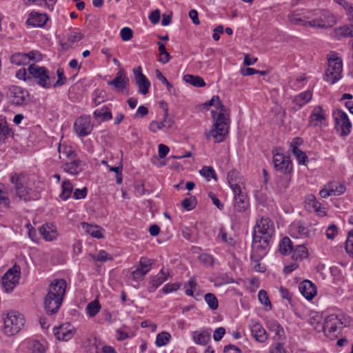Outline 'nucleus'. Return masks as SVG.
<instances>
[{"instance_id": "27", "label": "nucleus", "mask_w": 353, "mask_h": 353, "mask_svg": "<svg viewBox=\"0 0 353 353\" xmlns=\"http://www.w3.org/2000/svg\"><path fill=\"white\" fill-rule=\"evenodd\" d=\"M64 172L72 174L77 175L80 173L82 170V162L77 157L66 161L62 165Z\"/></svg>"}, {"instance_id": "45", "label": "nucleus", "mask_w": 353, "mask_h": 353, "mask_svg": "<svg viewBox=\"0 0 353 353\" xmlns=\"http://www.w3.org/2000/svg\"><path fill=\"white\" fill-rule=\"evenodd\" d=\"M83 38L81 32H72L67 35V41L63 43V48H69L73 43L80 41Z\"/></svg>"}, {"instance_id": "11", "label": "nucleus", "mask_w": 353, "mask_h": 353, "mask_svg": "<svg viewBox=\"0 0 353 353\" xmlns=\"http://www.w3.org/2000/svg\"><path fill=\"white\" fill-rule=\"evenodd\" d=\"M341 315L335 314H330L326 317L323 324V332L327 337L336 336V332H339L343 322Z\"/></svg>"}, {"instance_id": "6", "label": "nucleus", "mask_w": 353, "mask_h": 353, "mask_svg": "<svg viewBox=\"0 0 353 353\" xmlns=\"http://www.w3.org/2000/svg\"><path fill=\"white\" fill-rule=\"evenodd\" d=\"M6 96L8 101L16 106H23L30 101L29 92L19 86L11 85L8 88Z\"/></svg>"}, {"instance_id": "41", "label": "nucleus", "mask_w": 353, "mask_h": 353, "mask_svg": "<svg viewBox=\"0 0 353 353\" xmlns=\"http://www.w3.org/2000/svg\"><path fill=\"white\" fill-rule=\"evenodd\" d=\"M267 327L271 332H274L279 339L285 336L283 327L274 320H270L267 322Z\"/></svg>"}, {"instance_id": "13", "label": "nucleus", "mask_w": 353, "mask_h": 353, "mask_svg": "<svg viewBox=\"0 0 353 353\" xmlns=\"http://www.w3.org/2000/svg\"><path fill=\"white\" fill-rule=\"evenodd\" d=\"M274 231L273 222L269 218L262 217L256 222L254 228L253 234H256V236H259L265 239H272Z\"/></svg>"}, {"instance_id": "48", "label": "nucleus", "mask_w": 353, "mask_h": 353, "mask_svg": "<svg viewBox=\"0 0 353 353\" xmlns=\"http://www.w3.org/2000/svg\"><path fill=\"white\" fill-rule=\"evenodd\" d=\"M171 339V335L167 332H161L157 335L156 345L157 347H162L165 345Z\"/></svg>"}, {"instance_id": "55", "label": "nucleus", "mask_w": 353, "mask_h": 353, "mask_svg": "<svg viewBox=\"0 0 353 353\" xmlns=\"http://www.w3.org/2000/svg\"><path fill=\"white\" fill-rule=\"evenodd\" d=\"M101 306L97 301L90 302L87 305V312L90 316H94L100 310Z\"/></svg>"}, {"instance_id": "3", "label": "nucleus", "mask_w": 353, "mask_h": 353, "mask_svg": "<svg viewBox=\"0 0 353 353\" xmlns=\"http://www.w3.org/2000/svg\"><path fill=\"white\" fill-rule=\"evenodd\" d=\"M316 14V10L303 12L294 11L289 14L288 19L292 24L296 26L327 28L329 25L326 24L321 18L310 20Z\"/></svg>"}, {"instance_id": "64", "label": "nucleus", "mask_w": 353, "mask_h": 353, "mask_svg": "<svg viewBox=\"0 0 353 353\" xmlns=\"http://www.w3.org/2000/svg\"><path fill=\"white\" fill-rule=\"evenodd\" d=\"M120 36L123 41H128L133 37V31L128 27H124L121 30Z\"/></svg>"}, {"instance_id": "57", "label": "nucleus", "mask_w": 353, "mask_h": 353, "mask_svg": "<svg viewBox=\"0 0 353 353\" xmlns=\"http://www.w3.org/2000/svg\"><path fill=\"white\" fill-rule=\"evenodd\" d=\"M93 102L95 105H98L105 100V92L103 90H96L92 94Z\"/></svg>"}, {"instance_id": "26", "label": "nucleus", "mask_w": 353, "mask_h": 353, "mask_svg": "<svg viewBox=\"0 0 353 353\" xmlns=\"http://www.w3.org/2000/svg\"><path fill=\"white\" fill-rule=\"evenodd\" d=\"M160 104L162 107L165 106V119L161 122L152 121L150 123L149 129L152 132H157V131L162 130L164 128H170L172 125V121L170 120H166V117L168 116V108L167 103L164 101H161L160 102Z\"/></svg>"}, {"instance_id": "9", "label": "nucleus", "mask_w": 353, "mask_h": 353, "mask_svg": "<svg viewBox=\"0 0 353 353\" xmlns=\"http://www.w3.org/2000/svg\"><path fill=\"white\" fill-rule=\"evenodd\" d=\"M28 70L31 75V79H34L40 86L49 88L52 85L55 77L50 76L45 68H28Z\"/></svg>"}, {"instance_id": "10", "label": "nucleus", "mask_w": 353, "mask_h": 353, "mask_svg": "<svg viewBox=\"0 0 353 353\" xmlns=\"http://www.w3.org/2000/svg\"><path fill=\"white\" fill-rule=\"evenodd\" d=\"M21 276V268L15 264L10 268L2 277V285L6 292H12L19 283Z\"/></svg>"}, {"instance_id": "14", "label": "nucleus", "mask_w": 353, "mask_h": 353, "mask_svg": "<svg viewBox=\"0 0 353 353\" xmlns=\"http://www.w3.org/2000/svg\"><path fill=\"white\" fill-rule=\"evenodd\" d=\"M273 163L276 170L283 174H290L293 165L290 157L281 153H274L273 155Z\"/></svg>"}, {"instance_id": "18", "label": "nucleus", "mask_w": 353, "mask_h": 353, "mask_svg": "<svg viewBox=\"0 0 353 353\" xmlns=\"http://www.w3.org/2000/svg\"><path fill=\"white\" fill-rule=\"evenodd\" d=\"M66 287L67 283L64 279H54L49 285L47 294L56 296L63 301Z\"/></svg>"}, {"instance_id": "42", "label": "nucleus", "mask_w": 353, "mask_h": 353, "mask_svg": "<svg viewBox=\"0 0 353 353\" xmlns=\"http://www.w3.org/2000/svg\"><path fill=\"white\" fill-rule=\"evenodd\" d=\"M279 248L282 254L288 255L293 250L292 242L288 237L285 236L279 242Z\"/></svg>"}, {"instance_id": "38", "label": "nucleus", "mask_w": 353, "mask_h": 353, "mask_svg": "<svg viewBox=\"0 0 353 353\" xmlns=\"http://www.w3.org/2000/svg\"><path fill=\"white\" fill-rule=\"evenodd\" d=\"M323 316L317 312H312L310 314V324L314 327L315 330L320 332L323 330Z\"/></svg>"}, {"instance_id": "36", "label": "nucleus", "mask_w": 353, "mask_h": 353, "mask_svg": "<svg viewBox=\"0 0 353 353\" xmlns=\"http://www.w3.org/2000/svg\"><path fill=\"white\" fill-rule=\"evenodd\" d=\"M291 181L290 174H283L282 176H279L276 178V191L279 193L284 192L289 187Z\"/></svg>"}, {"instance_id": "5", "label": "nucleus", "mask_w": 353, "mask_h": 353, "mask_svg": "<svg viewBox=\"0 0 353 353\" xmlns=\"http://www.w3.org/2000/svg\"><path fill=\"white\" fill-rule=\"evenodd\" d=\"M41 60L42 55L37 50L28 53H15L10 57L11 63L18 66H35V64Z\"/></svg>"}, {"instance_id": "61", "label": "nucleus", "mask_w": 353, "mask_h": 353, "mask_svg": "<svg viewBox=\"0 0 353 353\" xmlns=\"http://www.w3.org/2000/svg\"><path fill=\"white\" fill-rule=\"evenodd\" d=\"M258 298L261 304L270 306L272 307L271 302L269 299L267 292L264 290H259L258 293Z\"/></svg>"}, {"instance_id": "52", "label": "nucleus", "mask_w": 353, "mask_h": 353, "mask_svg": "<svg viewBox=\"0 0 353 353\" xmlns=\"http://www.w3.org/2000/svg\"><path fill=\"white\" fill-rule=\"evenodd\" d=\"M204 299L209 307L212 310H216L219 307V301L216 296L212 293H207Z\"/></svg>"}, {"instance_id": "16", "label": "nucleus", "mask_w": 353, "mask_h": 353, "mask_svg": "<svg viewBox=\"0 0 353 353\" xmlns=\"http://www.w3.org/2000/svg\"><path fill=\"white\" fill-rule=\"evenodd\" d=\"M135 83L138 87V92L143 95L149 92L150 82L146 77L142 73L141 68H134Z\"/></svg>"}, {"instance_id": "60", "label": "nucleus", "mask_w": 353, "mask_h": 353, "mask_svg": "<svg viewBox=\"0 0 353 353\" xmlns=\"http://www.w3.org/2000/svg\"><path fill=\"white\" fill-rule=\"evenodd\" d=\"M63 68H58L57 74L58 79L52 83L54 87H61L66 82V78L64 77Z\"/></svg>"}, {"instance_id": "22", "label": "nucleus", "mask_w": 353, "mask_h": 353, "mask_svg": "<svg viewBox=\"0 0 353 353\" xmlns=\"http://www.w3.org/2000/svg\"><path fill=\"white\" fill-rule=\"evenodd\" d=\"M250 327L252 335L259 343H264L268 339V334L261 324L255 320H251Z\"/></svg>"}, {"instance_id": "58", "label": "nucleus", "mask_w": 353, "mask_h": 353, "mask_svg": "<svg viewBox=\"0 0 353 353\" xmlns=\"http://www.w3.org/2000/svg\"><path fill=\"white\" fill-rule=\"evenodd\" d=\"M240 72L243 76H250L254 74H260L261 75H265L268 73L265 70H256L253 68H241Z\"/></svg>"}, {"instance_id": "63", "label": "nucleus", "mask_w": 353, "mask_h": 353, "mask_svg": "<svg viewBox=\"0 0 353 353\" xmlns=\"http://www.w3.org/2000/svg\"><path fill=\"white\" fill-rule=\"evenodd\" d=\"M16 77L19 79L23 80L24 81H29L31 80V75L29 73V70H26V68H20L16 73Z\"/></svg>"}, {"instance_id": "49", "label": "nucleus", "mask_w": 353, "mask_h": 353, "mask_svg": "<svg viewBox=\"0 0 353 353\" xmlns=\"http://www.w3.org/2000/svg\"><path fill=\"white\" fill-rule=\"evenodd\" d=\"M0 205L5 208L10 207V199L8 196V192L3 183H0Z\"/></svg>"}, {"instance_id": "2", "label": "nucleus", "mask_w": 353, "mask_h": 353, "mask_svg": "<svg viewBox=\"0 0 353 353\" xmlns=\"http://www.w3.org/2000/svg\"><path fill=\"white\" fill-rule=\"evenodd\" d=\"M10 183L14 185L15 196L25 202L37 200L38 191L30 187L28 177L23 173L12 172L9 174Z\"/></svg>"}, {"instance_id": "4", "label": "nucleus", "mask_w": 353, "mask_h": 353, "mask_svg": "<svg viewBox=\"0 0 353 353\" xmlns=\"http://www.w3.org/2000/svg\"><path fill=\"white\" fill-rule=\"evenodd\" d=\"M3 332L7 336L17 334L25 324L23 315L16 311H9L3 317Z\"/></svg>"}, {"instance_id": "19", "label": "nucleus", "mask_w": 353, "mask_h": 353, "mask_svg": "<svg viewBox=\"0 0 353 353\" xmlns=\"http://www.w3.org/2000/svg\"><path fill=\"white\" fill-rule=\"evenodd\" d=\"M152 264L151 260L141 257L137 268L132 272L133 279L135 281L142 280L145 274L150 272Z\"/></svg>"}, {"instance_id": "8", "label": "nucleus", "mask_w": 353, "mask_h": 353, "mask_svg": "<svg viewBox=\"0 0 353 353\" xmlns=\"http://www.w3.org/2000/svg\"><path fill=\"white\" fill-rule=\"evenodd\" d=\"M271 239L253 234L250 259L261 260L268 253Z\"/></svg>"}, {"instance_id": "44", "label": "nucleus", "mask_w": 353, "mask_h": 353, "mask_svg": "<svg viewBox=\"0 0 353 353\" xmlns=\"http://www.w3.org/2000/svg\"><path fill=\"white\" fill-rule=\"evenodd\" d=\"M58 152L59 153V158H61V154L65 156L66 161L74 159L77 157V154L75 152L70 148L67 145H59Z\"/></svg>"}, {"instance_id": "40", "label": "nucleus", "mask_w": 353, "mask_h": 353, "mask_svg": "<svg viewBox=\"0 0 353 353\" xmlns=\"http://www.w3.org/2000/svg\"><path fill=\"white\" fill-rule=\"evenodd\" d=\"M183 81L194 87L201 88L205 85L204 80L199 76L192 74H185L183 77Z\"/></svg>"}, {"instance_id": "33", "label": "nucleus", "mask_w": 353, "mask_h": 353, "mask_svg": "<svg viewBox=\"0 0 353 353\" xmlns=\"http://www.w3.org/2000/svg\"><path fill=\"white\" fill-rule=\"evenodd\" d=\"M13 135V131L10 128L5 118H0V143H6V140Z\"/></svg>"}, {"instance_id": "23", "label": "nucleus", "mask_w": 353, "mask_h": 353, "mask_svg": "<svg viewBox=\"0 0 353 353\" xmlns=\"http://www.w3.org/2000/svg\"><path fill=\"white\" fill-rule=\"evenodd\" d=\"M62 301L60 299L47 294L44 299V308L46 313L51 315L57 313Z\"/></svg>"}, {"instance_id": "46", "label": "nucleus", "mask_w": 353, "mask_h": 353, "mask_svg": "<svg viewBox=\"0 0 353 353\" xmlns=\"http://www.w3.org/2000/svg\"><path fill=\"white\" fill-rule=\"evenodd\" d=\"M94 116L96 119L101 118L103 121H109L112 118V112L107 107H103L101 109L95 110Z\"/></svg>"}, {"instance_id": "32", "label": "nucleus", "mask_w": 353, "mask_h": 353, "mask_svg": "<svg viewBox=\"0 0 353 353\" xmlns=\"http://www.w3.org/2000/svg\"><path fill=\"white\" fill-rule=\"evenodd\" d=\"M250 206L249 199L247 195L236 196L233 200V207L235 211L238 212H246Z\"/></svg>"}, {"instance_id": "35", "label": "nucleus", "mask_w": 353, "mask_h": 353, "mask_svg": "<svg viewBox=\"0 0 353 353\" xmlns=\"http://www.w3.org/2000/svg\"><path fill=\"white\" fill-rule=\"evenodd\" d=\"M312 99V92L310 90H306L296 95L292 100L293 103L302 108L308 103Z\"/></svg>"}, {"instance_id": "30", "label": "nucleus", "mask_w": 353, "mask_h": 353, "mask_svg": "<svg viewBox=\"0 0 353 353\" xmlns=\"http://www.w3.org/2000/svg\"><path fill=\"white\" fill-rule=\"evenodd\" d=\"M343 68H327L325 72L324 80L330 84H334L341 78Z\"/></svg>"}, {"instance_id": "39", "label": "nucleus", "mask_w": 353, "mask_h": 353, "mask_svg": "<svg viewBox=\"0 0 353 353\" xmlns=\"http://www.w3.org/2000/svg\"><path fill=\"white\" fill-rule=\"evenodd\" d=\"M308 250L303 245H298L292 250V259L294 261H302L308 256Z\"/></svg>"}, {"instance_id": "17", "label": "nucleus", "mask_w": 353, "mask_h": 353, "mask_svg": "<svg viewBox=\"0 0 353 353\" xmlns=\"http://www.w3.org/2000/svg\"><path fill=\"white\" fill-rule=\"evenodd\" d=\"M289 232L293 238H305L311 235L308 226L299 221H294L290 225Z\"/></svg>"}, {"instance_id": "37", "label": "nucleus", "mask_w": 353, "mask_h": 353, "mask_svg": "<svg viewBox=\"0 0 353 353\" xmlns=\"http://www.w3.org/2000/svg\"><path fill=\"white\" fill-rule=\"evenodd\" d=\"M73 192V185L68 179L62 181L61 192L59 194V197L62 201L68 200L72 195Z\"/></svg>"}, {"instance_id": "47", "label": "nucleus", "mask_w": 353, "mask_h": 353, "mask_svg": "<svg viewBox=\"0 0 353 353\" xmlns=\"http://www.w3.org/2000/svg\"><path fill=\"white\" fill-rule=\"evenodd\" d=\"M328 66H342L343 61L341 57L336 52H330L327 54Z\"/></svg>"}, {"instance_id": "51", "label": "nucleus", "mask_w": 353, "mask_h": 353, "mask_svg": "<svg viewBox=\"0 0 353 353\" xmlns=\"http://www.w3.org/2000/svg\"><path fill=\"white\" fill-rule=\"evenodd\" d=\"M292 152L296 159V160L298 161L299 164L305 165V163L307 161V157L306 154L300 149H299L298 147L294 146L292 149Z\"/></svg>"}, {"instance_id": "24", "label": "nucleus", "mask_w": 353, "mask_h": 353, "mask_svg": "<svg viewBox=\"0 0 353 353\" xmlns=\"http://www.w3.org/2000/svg\"><path fill=\"white\" fill-rule=\"evenodd\" d=\"M48 19L46 14L33 11L28 14L26 24L34 28H41L46 25Z\"/></svg>"}, {"instance_id": "28", "label": "nucleus", "mask_w": 353, "mask_h": 353, "mask_svg": "<svg viewBox=\"0 0 353 353\" xmlns=\"http://www.w3.org/2000/svg\"><path fill=\"white\" fill-rule=\"evenodd\" d=\"M39 233L47 241H52L56 239L58 232L56 226L52 223H47L39 228Z\"/></svg>"}, {"instance_id": "25", "label": "nucleus", "mask_w": 353, "mask_h": 353, "mask_svg": "<svg viewBox=\"0 0 353 353\" xmlns=\"http://www.w3.org/2000/svg\"><path fill=\"white\" fill-rule=\"evenodd\" d=\"M301 294L307 300H312L317 294L315 285L309 280H304L299 285Z\"/></svg>"}, {"instance_id": "15", "label": "nucleus", "mask_w": 353, "mask_h": 353, "mask_svg": "<svg viewBox=\"0 0 353 353\" xmlns=\"http://www.w3.org/2000/svg\"><path fill=\"white\" fill-rule=\"evenodd\" d=\"M53 333L57 340L68 341L74 336L76 329L70 323H66L54 327Z\"/></svg>"}, {"instance_id": "7", "label": "nucleus", "mask_w": 353, "mask_h": 353, "mask_svg": "<svg viewBox=\"0 0 353 353\" xmlns=\"http://www.w3.org/2000/svg\"><path fill=\"white\" fill-rule=\"evenodd\" d=\"M334 121V129L340 136L348 135L352 129V123L347 114L341 110H335L332 112Z\"/></svg>"}, {"instance_id": "50", "label": "nucleus", "mask_w": 353, "mask_h": 353, "mask_svg": "<svg viewBox=\"0 0 353 353\" xmlns=\"http://www.w3.org/2000/svg\"><path fill=\"white\" fill-rule=\"evenodd\" d=\"M28 347L32 353H44L46 352L45 346L39 341L32 340L28 342Z\"/></svg>"}, {"instance_id": "54", "label": "nucleus", "mask_w": 353, "mask_h": 353, "mask_svg": "<svg viewBox=\"0 0 353 353\" xmlns=\"http://www.w3.org/2000/svg\"><path fill=\"white\" fill-rule=\"evenodd\" d=\"M307 203L316 212H321V203L317 201L313 195H309L307 197Z\"/></svg>"}, {"instance_id": "56", "label": "nucleus", "mask_w": 353, "mask_h": 353, "mask_svg": "<svg viewBox=\"0 0 353 353\" xmlns=\"http://www.w3.org/2000/svg\"><path fill=\"white\" fill-rule=\"evenodd\" d=\"M181 205L188 211L192 210L196 205V199L194 196L186 198L181 201Z\"/></svg>"}, {"instance_id": "1", "label": "nucleus", "mask_w": 353, "mask_h": 353, "mask_svg": "<svg viewBox=\"0 0 353 353\" xmlns=\"http://www.w3.org/2000/svg\"><path fill=\"white\" fill-rule=\"evenodd\" d=\"M205 105L214 106L219 112L212 110L213 117L212 129L205 135L208 139L210 137L214 138L215 143L222 142L228 133L230 115L228 109L222 103L219 96L214 95L212 99L205 104Z\"/></svg>"}, {"instance_id": "29", "label": "nucleus", "mask_w": 353, "mask_h": 353, "mask_svg": "<svg viewBox=\"0 0 353 353\" xmlns=\"http://www.w3.org/2000/svg\"><path fill=\"white\" fill-rule=\"evenodd\" d=\"M170 275L169 269H165L163 268L159 272L152 278L150 281L151 284V292H154L157 288H159L161 284H163L165 281L168 280V278Z\"/></svg>"}, {"instance_id": "12", "label": "nucleus", "mask_w": 353, "mask_h": 353, "mask_svg": "<svg viewBox=\"0 0 353 353\" xmlns=\"http://www.w3.org/2000/svg\"><path fill=\"white\" fill-rule=\"evenodd\" d=\"M94 124L90 116H81L78 117L74 123V129L78 137H85L91 134Z\"/></svg>"}, {"instance_id": "59", "label": "nucleus", "mask_w": 353, "mask_h": 353, "mask_svg": "<svg viewBox=\"0 0 353 353\" xmlns=\"http://www.w3.org/2000/svg\"><path fill=\"white\" fill-rule=\"evenodd\" d=\"M93 260L101 261V262H105L108 260H112V256L105 252V250H100L97 254L92 255V256Z\"/></svg>"}, {"instance_id": "34", "label": "nucleus", "mask_w": 353, "mask_h": 353, "mask_svg": "<svg viewBox=\"0 0 353 353\" xmlns=\"http://www.w3.org/2000/svg\"><path fill=\"white\" fill-rule=\"evenodd\" d=\"M195 343L205 345L211 339L210 333L205 330L193 332L192 334Z\"/></svg>"}, {"instance_id": "20", "label": "nucleus", "mask_w": 353, "mask_h": 353, "mask_svg": "<svg viewBox=\"0 0 353 353\" xmlns=\"http://www.w3.org/2000/svg\"><path fill=\"white\" fill-rule=\"evenodd\" d=\"M108 84L113 86L117 91L123 92L129 85V79L123 70H119L116 77L108 81Z\"/></svg>"}, {"instance_id": "62", "label": "nucleus", "mask_w": 353, "mask_h": 353, "mask_svg": "<svg viewBox=\"0 0 353 353\" xmlns=\"http://www.w3.org/2000/svg\"><path fill=\"white\" fill-rule=\"evenodd\" d=\"M345 250L350 255L353 256V230L348 232L347 239L345 242Z\"/></svg>"}, {"instance_id": "53", "label": "nucleus", "mask_w": 353, "mask_h": 353, "mask_svg": "<svg viewBox=\"0 0 353 353\" xmlns=\"http://www.w3.org/2000/svg\"><path fill=\"white\" fill-rule=\"evenodd\" d=\"M199 173L208 181H210L211 178L216 179V172L211 166H204L201 170H200Z\"/></svg>"}, {"instance_id": "21", "label": "nucleus", "mask_w": 353, "mask_h": 353, "mask_svg": "<svg viewBox=\"0 0 353 353\" xmlns=\"http://www.w3.org/2000/svg\"><path fill=\"white\" fill-rule=\"evenodd\" d=\"M325 121V110L320 105L315 106L309 117V125L312 127H320Z\"/></svg>"}, {"instance_id": "31", "label": "nucleus", "mask_w": 353, "mask_h": 353, "mask_svg": "<svg viewBox=\"0 0 353 353\" xmlns=\"http://www.w3.org/2000/svg\"><path fill=\"white\" fill-rule=\"evenodd\" d=\"M236 174L237 172L235 170L230 171L228 174V181L234 193V198H236V196L246 195L243 192L241 185L236 183L234 179L236 176Z\"/></svg>"}, {"instance_id": "43", "label": "nucleus", "mask_w": 353, "mask_h": 353, "mask_svg": "<svg viewBox=\"0 0 353 353\" xmlns=\"http://www.w3.org/2000/svg\"><path fill=\"white\" fill-rule=\"evenodd\" d=\"M82 226L85 232L92 235L93 237L97 239H101L103 237V234L98 225H93L87 223H83Z\"/></svg>"}]
</instances>
